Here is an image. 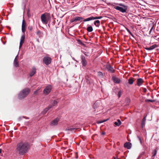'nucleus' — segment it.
Instances as JSON below:
<instances>
[{
	"instance_id": "obj_1",
	"label": "nucleus",
	"mask_w": 159,
	"mask_h": 159,
	"mask_svg": "<svg viewBox=\"0 0 159 159\" xmlns=\"http://www.w3.org/2000/svg\"><path fill=\"white\" fill-rule=\"evenodd\" d=\"M29 148L27 143L20 142L17 144L16 151L19 154L23 155L27 152Z\"/></svg>"
},
{
	"instance_id": "obj_2",
	"label": "nucleus",
	"mask_w": 159,
	"mask_h": 159,
	"mask_svg": "<svg viewBox=\"0 0 159 159\" xmlns=\"http://www.w3.org/2000/svg\"><path fill=\"white\" fill-rule=\"evenodd\" d=\"M30 91V89L28 88L23 89L18 94V98L20 99L24 98L29 94Z\"/></svg>"
},
{
	"instance_id": "obj_3",
	"label": "nucleus",
	"mask_w": 159,
	"mask_h": 159,
	"mask_svg": "<svg viewBox=\"0 0 159 159\" xmlns=\"http://www.w3.org/2000/svg\"><path fill=\"white\" fill-rule=\"evenodd\" d=\"M41 19L42 22L45 24H48V21L50 20V14L45 12L41 16Z\"/></svg>"
},
{
	"instance_id": "obj_4",
	"label": "nucleus",
	"mask_w": 159,
	"mask_h": 159,
	"mask_svg": "<svg viewBox=\"0 0 159 159\" xmlns=\"http://www.w3.org/2000/svg\"><path fill=\"white\" fill-rule=\"evenodd\" d=\"M52 61L51 58L47 56L44 57L43 59V62L44 64L46 65L50 64Z\"/></svg>"
},
{
	"instance_id": "obj_5",
	"label": "nucleus",
	"mask_w": 159,
	"mask_h": 159,
	"mask_svg": "<svg viewBox=\"0 0 159 159\" xmlns=\"http://www.w3.org/2000/svg\"><path fill=\"white\" fill-rule=\"evenodd\" d=\"M114 8L121 12L125 13L126 12L127 8L126 6H124V8L119 6H116L114 7Z\"/></svg>"
},
{
	"instance_id": "obj_6",
	"label": "nucleus",
	"mask_w": 159,
	"mask_h": 159,
	"mask_svg": "<svg viewBox=\"0 0 159 159\" xmlns=\"http://www.w3.org/2000/svg\"><path fill=\"white\" fill-rule=\"evenodd\" d=\"M52 87L51 85H48L47 86L43 91V93L45 95L48 94L51 92Z\"/></svg>"
},
{
	"instance_id": "obj_7",
	"label": "nucleus",
	"mask_w": 159,
	"mask_h": 159,
	"mask_svg": "<svg viewBox=\"0 0 159 159\" xmlns=\"http://www.w3.org/2000/svg\"><path fill=\"white\" fill-rule=\"evenodd\" d=\"M81 63L83 66H85L87 64V61L86 60L85 57L84 56H81Z\"/></svg>"
},
{
	"instance_id": "obj_8",
	"label": "nucleus",
	"mask_w": 159,
	"mask_h": 159,
	"mask_svg": "<svg viewBox=\"0 0 159 159\" xmlns=\"http://www.w3.org/2000/svg\"><path fill=\"white\" fill-rule=\"evenodd\" d=\"M26 22L25 20L23 19L22 21V31L23 33H25L26 30Z\"/></svg>"
},
{
	"instance_id": "obj_9",
	"label": "nucleus",
	"mask_w": 159,
	"mask_h": 159,
	"mask_svg": "<svg viewBox=\"0 0 159 159\" xmlns=\"http://www.w3.org/2000/svg\"><path fill=\"white\" fill-rule=\"evenodd\" d=\"M25 39V35L24 34L22 35L21 36L20 43L19 48H21L23 44L24 43Z\"/></svg>"
},
{
	"instance_id": "obj_10",
	"label": "nucleus",
	"mask_w": 159,
	"mask_h": 159,
	"mask_svg": "<svg viewBox=\"0 0 159 159\" xmlns=\"http://www.w3.org/2000/svg\"><path fill=\"white\" fill-rule=\"evenodd\" d=\"M112 79L116 83L119 84L120 82V80L116 76H113L112 78Z\"/></svg>"
},
{
	"instance_id": "obj_11",
	"label": "nucleus",
	"mask_w": 159,
	"mask_h": 159,
	"mask_svg": "<svg viewBox=\"0 0 159 159\" xmlns=\"http://www.w3.org/2000/svg\"><path fill=\"white\" fill-rule=\"evenodd\" d=\"M59 120V119L57 118L54 120L51 123V125H52L54 126L57 125Z\"/></svg>"
},
{
	"instance_id": "obj_12",
	"label": "nucleus",
	"mask_w": 159,
	"mask_h": 159,
	"mask_svg": "<svg viewBox=\"0 0 159 159\" xmlns=\"http://www.w3.org/2000/svg\"><path fill=\"white\" fill-rule=\"evenodd\" d=\"M131 144L129 142H126L124 144V146L125 148H127L128 149H130L131 147Z\"/></svg>"
},
{
	"instance_id": "obj_13",
	"label": "nucleus",
	"mask_w": 159,
	"mask_h": 159,
	"mask_svg": "<svg viewBox=\"0 0 159 159\" xmlns=\"http://www.w3.org/2000/svg\"><path fill=\"white\" fill-rule=\"evenodd\" d=\"M157 47V45L154 44L149 48H146L145 49L148 50H151L154 49Z\"/></svg>"
},
{
	"instance_id": "obj_14",
	"label": "nucleus",
	"mask_w": 159,
	"mask_h": 159,
	"mask_svg": "<svg viewBox=\"0 0 159 159\" xmlns=\"http://www.w3.org/2000/svg\"><path fill=\"white\" fill-rule=\"evenodd\" d=\"M100 102L98 101H96L93 105V108L96 110V109L98 107L99 105Z\"/></svg>"
},
{
	"instance_id": "obj_15",
	"label": "nucleus",
	"mask_w": 159,
	"mask_h": 159,
	"mask_svg": "<svg viewBox=\"0 0 159 159\" xmlns=\"http://www.w3.org/2000/svg\"><path fill=\"white\" fill-rule=\"evenodd\" d=\"M78 129H79L77 128L72 127L66 129V130L70 131L71 132L73 133V132H75V131L78 130Z\"/></svg>"
},
{
	"instance_id": "obj_16",
	"label": "nucleus",
	"mask_w": 159,
	"mask_h": 159,
	"mask_svg": "<svg viewBox=\"0 0 159 159\" xmlns=\"http://www.w3.org/2000/svg\"><path fill=\"white\" fill-rule=\"evenodd\" d=\"M57 102L56 100H52L51 102V104L49 105V106L51 107V108L57 104Z\"/></svg>"
},
{
	"instance_id": "obj_17",
	"label": "nucleus",
	"mask_w": 159,
	"mask_h": 159,
	"mask_svg": "<svg viewBox=\"0 0 159 159\" xmlns=\"http://www.w3.org/2000/svg\"><path fill=\"white\" fill-rule=\"evenodd\" d=\"M137 84L139 86H140L142 85L143 81L142 79L140 78L138 79L137 80Z\"/></svg>"
},
{
	"instance_id": "obj_18",
	"label": "nucleus",
	"mask_w": 159,
	"mask_h": 159,
	"mask_svg": "<svg viewBox=\"0 0 159 159\" xmlns=\"http://www.w3.org/2000/svg\"><path fill=\"white\" fill-rule=\"evenodd\" d=\"M146 116L144 117L143 120V121H142V122L141 126H142V127L143 128L144 127V125H145V122H146Z\"/></svg>"
},
{
	"instance_id": "obj_19",
	"label": "nucleus",
	"mask_w": 159,
	"mask_h": 159,
	"mask_svg": "<svg viewBox=\"0 0 159 159\" xmlns=\"http://www.w3.org/2000/svg\"><path fill=\"white\" fill-rule=\"evenodd\" d=\"M94 25L97 27H99L100 25V21L99 20H96L94 22Z\"/></svg>"
},
{
	"instance_id": "obj_20",
	"label": "nucleus",
	"mask_w": 159,
	"mask_h": 159,
	"mask_svg": "<svg viewBox=\"0 0 159 159\" xmlns=\"http://www.w3.org/2000/svg\"><path fill=\"white\" fill-rule=\"evenodd\" d=\"M121 123L120 120L119 119L117 120V122H115L114 123L115 125L118 126H120L121 124Z\"/></svg>"
},
{
	"instance_id": "obj_21",
	"label": "nucleus",
	"mask_w": 159,
	"mask_h": 159,
	"mask_svg": "<svg viewBox=\"0 0 159 159\" xmlns=\"http://www.w3.org/2000/svg\"><path fill=\"white\" fill-rule=\"evenodd\" d=\"M51 108V107L48 106V107L45 108L43 111V113L45 114Z\"/></svg>"
},
{
	"instance_id": "obj_22",
	"label": "nucleus",
	"mask_w": 159,
	"mask_h": 159,
	"mask_svg": "<svg viewBox=\"0 0 159 159\" xmlns=\"http://www.w3.org/2000/svg\"><path fill=\"white\" fill-rule=\"evenodd\" d=\"M14 64L15 66L18 67L19 66V63L17 60L16 59L14 60Z\"/></svg>"
},
{
	"instance_id": "obj_23",
	"label": "nucleus",
	"mask_w": 159,
	"mask_h": 159,
	"mask_svg": "<svg viewBox=\"0 0 159 159\" xmlns=\"http://www.w3.org/2000/svg\"><path fill=\"white\" fill-rule=\"evenodd\" d=\"M76 21H80L83 20L84 18L82 17L76 16L75 18Z\"/></svg>"
},
{
	"instance_id": "obj_24",
	"label": "nucleus",
	"mask_w": 159,
	"mask_h": 159,
	"mask_svg": "<svg viewBox=\"0 0 159 159\" xmlns=\"http://www.w3.org/2000/svg\"><path fill=\"white\" fill-rule=\"evenodd\" d=\"M87 30L89 32H91L93 30V27L91 26H89L87 28Z\"/></svg>"
},
{
	"instance_id": "obj_25",
	"label": "nucleus",
	"mask_w": 159,
	"mask_h": 159,
	"mask_svg": "<svg viewBox=\"0 0 159 159\" xmlns=\"http://www.w3.org/2000/svg\"><path fill=\"white\" fill-rule=\"evenodd\" d=\"M37 34H38L39 37H41L43 36V34L40 30L37 31L36 32Z\"/></svg>"
},
{
	"instance_id": "obj_26",
	"label": "nucleus",
	"mask_w": 159,
	"mask_h": 159,
	"mask_svg": "<svg viewBox=\"0 0 159 159\" xmlns=\"http://www.w3.org/2000/svg\"><path fill=\"white\" fill-rule=\"evenodd\" d=\"M36 70H32V71L30 73V77H32L36 73Z\"/></svg>"
},
{
	"instance_id": "obj_27",
	"label": "nucleus",
	"mask_w": 159,
	"mask_h": 159,
	"mask_svg": "<svg viewBox=\"0 0 159 159\" xmlns=\"http://www.w3.org/2000/svg\"><path fill=\"white\" fill-rule=\"evenodd\" d=\"M98 75L101 78H103V74L101 71H98Z\"/></svg>"
},
{
	"instance_id": "obj_28",
	"label": "nucleus",
	"mask_w": 159,
	"mask_h": 159,
	"mask_svg": "<svg viewBox=\"0 0 159 159\" xmlns=\"http://www.w3.org/2000/svg\"><path fill=\"white\" fill-rule=\"evenodd\" d=\"M93 20L92 16H91V17H90L89 18H88L85 19L84 20V21L85 22V21H90V20Z\"/></svg>"
},
{
	"instance_id": "obj_29",
	"label": "nucleus",
	"mask_w": 159,
	"mask_h": 159,
	"mask_svg": "<svg viewBox=\"0 0 159 159\" xmlns=\"http://www.w3.org/2000/svg\"><path fill=\"white\" fill-rule=\"evenodd\" d=\"M106 68L107 70H113V68L110 65H107Z\"/></svg>"
},
{
	"instance_id": "obj_30",
	"label": "nucleus",
	"mask_w": 159,
	"mask_h": 159,
	"mask_svg": "<svg viewBox=\"0 0 159 159\" xmlns=\"http://www.w3.org/2000/svg\"><path fill=\"white\" fill-rule=\"evenodd\" d=\"M128 82L129 84H133L134 81L132 79L130 78L129 79Z\"/></svg>"
},
{
	"instance_id": "obj_31",
	"label": "nucleus",
	"mask_w": 159,
	"mask_h": 159,
	"mask_svg": "<svg viewBox=\"0 0 159 159\" xmlns=\"http://www.w3.org/2000/svg\"><path fill=\"white\" fill-rule=\"evenodd\" d=\"M122 92H123L121 90L119 91V92H118V96L119 98L120 97V96H121V94L122 93Z\"/></svg>"
},
{
	"instance_id": "obj_32",
	"label": "nucleus",
	"mask_w": 159,
	"mask_h": 159,
	"mask_svg": "<svg viewBox=\"0 0 159 159\" xmlns=\"http://www.w3.org/2000/svg\"><path fill=\"white\" fill-rule=\"evenodd\" d=\"M125 29H126V30H127V31L133 37H134V35L131 33V32L129 30V29L127 28H125Z\"/></svg>"
},
{
	"instance_id": "obj_33",
	"label": "nucleus",
	"mask_w": 159,
	"mask_h": 159,
	"mask_svg": "<svg viewBox=\"0 0 159 159\" xmlns=\"http://www.w3.org/2000/svg\"><path fill=\"white\" fill-rule=\"evenodd\" d=\"M22 118H25L26 119H29V118L28 117H25V116H23L22 117H20L18 119V120L19 121L20 120L22 119Z\"/></svg>"
},
{
	"instance_id": "obj_34",
	"label": "nucleus",
	"mask_w": 159,
	"mask_h": 159,
	"mask_svg": "<svg viewBox=\"0 0 159 159\" xmlns=\"http://www.w3.org/2000/svg\"><path fill=\"white\" fill-rule=\"evenodd\" d=\"M157 152L155 150H154L152 152V157H154L156 154Z\"/></svg>"
},
{
	"instance_id": "obj_35",
	"label": "nucleus",
	"mask_w": 159,
	"mask_h": 159,
	"mask_svg": "<svg viewBox=\"0 0 159 159\" xmlns=\"http://www.w3.org/2000/svg\"><path fill=\"white\" fill-rule=\"evenodd\" d=\"M125 101L127 104H129L130 102V100L129 98H127L125 99Z\"/></svg>"
},
{
	"instance_id": "obj_36",
	"label": "nucleus",
	"mask_w": 159,
	"mask_h": 159,
	"mask_svg": "<svg viewBox=\"0 0 159 159\" xmlns=\"http://www.w3.org/2000/svg\"><path fill=\"white\" fill-rule=\"evenodd\" d=\"M78 42H79V43H80V44H81L82 45H84V43H83L80 40H78Z\"/></svg>"
},
{
	"instance_id": "obj_37",
	"label": "nucleus",
	"mask_w": 159,
	"mask_h": 159,
	"mask_svg": "<svg viewBox=\"0 0 159 159\" xmlns=\"http://www.w3.org/2000/svg\"><path fill=\"white\" fill-rule=\"evenodd\" d=\"M75 21H76L75 19V18L71 19L70 20V22L71 23L74 22Z\"/></svg>"
},
{
	"instance_id": "obj_38",
	"label": "nucleus",
	"mask_w": 159,
	"mask_h": 159,
	"mask_svg": "<svg viewBox=\"0 0 159 159\" xmlns=\"http://www.w3.org/2000/svg\"><path fill=\"white\" fill-rule=\"evenodd\" d=\"M137 137L139 139L141 144H142V141L140 138L138 136H137Z\"/></svg>"
},
{
	"instance_id": "obj_39",
	"label": "nucleus",
	"mask_w": 159,
	"mask_h": 159,
	"mask_svg": "<svg viewBox=\"0 0 159 159\" xmlns=\"http://www.w3.org/2000/svg\"><path fill=\"white\" fill-rule=\"evenodd\" d=\"M153 100L150 99H147L146 100V102H153Z\"/></svg>"
},
{
	"instance_id": "obj_40",
	"label": "nucleus",
	"mask_w": 159,
	"mask_h": 159,
	"mask_svg": "<svg viewBox=\"0 0 159 159\" xmlns=\"http://www.w3.org/2000/svg\"><path fill=\"white\" fill-rule=\"evenodd\" d=\"M92 19H93V20L98 19V16H96V17L92 16Z\"/></svg>"
},
{
	"instance_id": "obj_41",
	"label": "nucleus",
	"mask_w": 159,
	"mask_h": 159,
	"mask_svg": "<svg viewBox=\"0 0 159 159\" xmlns=\"http://www.w3.org/2000/svg\"><path fill=\"white\" fill-rule=\"evenodd\" d=\"M86 82L88 84H90V81L89 80V79H87L86 80Z\"/></svg>"
},
{
	"instance_id": "obj_42",
	"label": "nucleus",
	"mask_w": 159,
	"mask_h": 159,
	"mask_svg": "<svg viewBox=\"0 0 159 159\" xmlns=\"http://www.w3.org/2000/svg\"><path fill=\"white\" fill-rule=\"evenodd\" d=\"M83 52L84 54L86 56H88V55L87 54V53L84 51H83Z\"/></svg>"
},
{
	"instance_id": "obj_43",
	"label": "nucleus",
	"mask_w": 159,
	"mask_h": 159,
	"mask_svg": "<svg viewBox=\"0 0 159 159\" xmlns=\"http://www.w3.org/2000/svg\"><path fill=\"white\" fill-rule=\"evenodd\" d=\"M144 152H143L142 153H141V154H140V155L139 156V158L143 154H144Z\"/></svg>"
},
{
	"instance_id": "obj_44",
	"label": "nucleus",
	"mask_w": 159,
	"mask_h": 159,
	"mask_svg": "<svg viewBox=\"0 0 159 159\" xmlns=\"http://www.w3.org/2000/svg\"><path fill=\"white\" fill-rule=\"evenodd\" d=\"M38 93V90H36L34 92V94H36L37 93Z\"/></svg>"
},
{
	"instance_id": "obj_45",
	"label": "nucleus",
	"mask_w": 159,
	"mask_h": 159,
	"mask_svg": "<svg viewBox=\"0 0 159 159\" xmlns=\"http://www.w3.org/2000/svg\"><path fill=\"white\" fill-rule=\"evenodd\" d=\"M18 54L15 57V58L14 59H16V60H17V58L18 57Z\"/></svg>"
},
{
	"instance_id": "obj_46",
	"label": "nucleus",
	"mask_w": 159,
	"mask_h": 159,
	"mask_svg": "<svg viewBox=\"0 0 159 159\" xmlns=\"http://www.w3.org/2000/svg\"><path fill=\"white\" fill-rule=\"evenodd\" d=\"M102 16H98V19H101L102 18Z\"/></svg>"
},
{
	"instance_id": "obj_47",
	"label": "nucleus",
	"mask_w": 159,
	"mask_h": 159,
	"mask_svg": "<svg viewBox=\"0 0 159 159\" xmlns=\"http://www.w3.org/2000/svg\"><path fill=\"white\" fill-rule=\"evenodd\" d=\"M72 58L73 60L74 61H76V62H78V61H76V60L75 59V58L74 57H72Z\"/></svg>"
},
{
	"instance_id": "obj_48",
	"label": "nucleus",
	"mask_w": 159,
	"mask_h": 159,
	"mask_svg": "<svg viewBox=\"0 0 159 159\" xmlns=\"http://www.w3.org/2000/svg\"><path fill=\"white\" fill-rule=\"evenodd\" d=\"M29 30H32V27H31H31H29Z\"/></svg>"
},
{
	"instance_id": "obj_49",
	"label": "nucleus",
	"mask_w": 159,
	"mask_h": 159,
	"mask_svg": "<svg viewBox=\"0 0 159 159\" xmlns=\"http://www.w3.org/2000/svg\"><path fill=\"white\" fill-rule=\"evenodd\" d=\"M110 70L111 71V72L112 73H113L114 72V70Z\"/></svg>"
},
{
	"instance_id": "obj_50",
	"label": "nucleus",
	"mask_w": 159,
	"mask_h": 159,
	"mask_svg": "<svg viewBox=\"0 0 159 159\" xmlns=\"http://www.w3.org/2000/svg\"><path fill=\"white\" fill-rule=\"evenodd\" d=\"M153 27H152L151 29H150V31L151 32L152 31V29H153Z\"/></svg>"
},
{
	"instance_id": "obj_51",
	"label": "nucleus",
	"mask_w": 159,
	"mask_h": 159,
	"mask_svg": "<svg viewBox=\"0 0 159 159\" xmlns=\"http://www.w3.org/2000/svg\"><path fill=\"white\" fill-rule=\"evenodd\" d=\"M105 121V120H104V121H103V122ZM103 122V121H102V122H101V121H100V122H98V123H102V122Z\"/></svg>"
},
{
	"instance_id": "obj_52",
	"label": "nucleus",
	"mask_w": 159,
	"mask_h": 159,
	"mask_svg": "<svg viewBox=\"0 0 159 159\" xmlns=\"http://www.w3.org/2000/svg\"><path fill=\"white\" fill-rule=\"evenodd\" d=\"M105 134V132H104L102 133V134L104 135Z\"/></svg>"
},
{
	"instance_id": "obj_53",
	"label": "nucleus",
	"mask_w": 159,
	"mask_h": 159,
	"mask_svg": "<svg viewBox=\"0 0 159 159\" xmlns=\"http://www.w3.org/2000/svg\"><path fill=\"white\" fill-rule=\"evenodd\" d=\"M1 152H2V149H0V154L1 153Z\"/></svg>"
},
{
	"instance_id": "obj_54",
	"label": "nucleus",
	"mask_w": 159,
	"mask_h": 159,
	"mask_svg": "<svg viewBox=\"0 0 159 159\" xmlns=\"http://www.w3.org/2000/svg\"><path fill=\"white\" fill-rule=\"evenodd\" d=\"M114 158H115V159H120L118 157H115Z\"/></svg>"
},
{
	"instance_id": "obj_55",
	"label": "nucleus",
	"mask_w": 159,
	"mask_h": 159,
	"mask_svg": "<svg viewBox=\"0 0 159 159\" xmlns=\"http://www.w3.org/2000/svg\"><path fill=\"white\" fill-rule=\"evenodd\" d=\"M119 5H120V6H123V5H122V4H119Z\"/></svg>"
},
{
	"instance_id": "obj_56",
	"label": "nucleus",
	"mask_w": 159,
	"mask_h": 159,
	"mask_svg": "<svg viewBox=\"0 0 159 159\" xmlns=\"http://www.w3.org/2000/svg\"><path fill=\"white\" fill-rule=\"evenodd\" d=\"M40 88H38V89H37V90H38V91L40 90Z\"/></svg>"
},
{
	"instance_id": "obj_57",
	"label": "nucleus",
	"mask_w": 159,
	"mask_h": 159,
	"mask_svg": "<svg viewBox=\"0 0 159 159\" xmlns=\"http://www.w3.org/2000/svg\"><path fill=\"white\" fill-rule=\"evenodd\" d=\"M29 10L28 11H27V13H29Z\"/></svg>"
},
{
	"instance_id": "obj_58",
	"label": "nucleus",
	"mask_w": 159,
	"mask_h": 159,
	"mask_svg": "<svg viewBox=\"0 0 159 159\" xmlns=\"http://www.w3.org/2000/svg\"><path fill=\"white\" fill-rule=\"evenodd\" d=\"M144 92H146V89H145V90H144Z\"/></svg>"
},
{
	"instance_id": "obj_59",
	"label": "nucleus",
	"mask_w": 159,
	"mask_h": 159,
	"mask_svg": "<svg viewBox=\"0 0 159 159\" xmlns=\"http://www.w3.org/2000/svg\"><path fill=\"white\" fill-rule=\"evenodd\" d=\"M144 92H146V89H145V90H144Z\"/></svg>"
},
{
	"instance_id": "obj_60",
	"label": "nucleus",
	"mask_w": 159,
	"mask_h": 159,
	"mask_svg": "<svg viewBox=\"0 0 159 159\" xmlns=\"http://www.w3.org/2000/svg\"><path fill=\"white\" fill-rule=\"evenodd\" d=\"M37 41L39 42V40H38Z\"/></svg>"
}]
</instances>
